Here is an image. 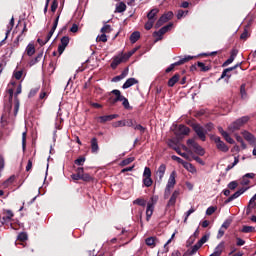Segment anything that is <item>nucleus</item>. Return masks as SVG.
<instances>
[{
  "instance_id": "f257e3e1",
  "label": "nucleus",
  "mask_w": 256,
  "mask_h": 256,
  "mask_svg": "<svg viewBox=\"0 0 256 256\" xmlns=\"http://www.w3.org/2000/svg\"><path fill=\"white\" fill-rule=\"evenodd\" d=\"M13 217H15V214L11 210H6L2 214H0V223L1 225H7V227H11V229H15V226H13Z\"/></svg>"
},
{
  "instance_id": "f03ea898",
  "label": "nucleus",
  "mask_w": 256,
  "mask_h": 256,
  "mask_svg": "<svg viewBox=\"0 0 256 256\" xmlns=\"http://www.w3.org/2000/svg\"><path fill=\"white\" fill-rule=\"evenodd\" d=\"M191 127L200 141H207V131H205V128L201 124L193 123Z\"/></svg>"
},
{
  "instance_id": "7ed1b4c3",
  "label": "nucleus",
  "mask_w": 256,
  "mask_h": 256,
  "mask_svg": "<svg viewBox=\"0 0 256 256\" xmlns=\"http://www.w3.org/2000/svg\"><path fill=\"white\" fill-rule=\"evenodd\" d=\"M187 145H189V147H192L196 155H200V157H203V155H205V149H203V147H201V145H199V143H197L195 139H188Z\"/></svg>"
},
{
  "instance_id": "20e7f679",
  "label": "nucleus",
  "mask_w": 256,
  "mask_h": 256,
  "mask_svg": "<svg viewBox=\"0 0 256 256\" xmlns=\"http://www.w3.org/2000/svg\"><path fill=\"white\" fill-rule=\"evenodd\" d=\"M192 59H195L193 56H186L185 58L180 59L179 61L171 64L166 70L165 73H171V71H175V67H179V65H185V63H189Z\"/></svg>"
},
{
  "instance_id": "39448f33",
  "label": "nucleus",
  "mask_w": 256,
  "mask_h": 256,
  "mask_svg": "<svg viewBox=\"0 0 256 256\" xmlns=\"http://www.w3.org/2000/svg\"><path fill=\"white\" fill-rule=\"evenodd\" d=\"M171 19H173V11H168L158 19V21L155 24V27H163V25H165V23H167L168 21H171Z\"/></svg>"
},
{
  "instance_id": "423d86ee",
  "label": "nucleus",
  "mask_w": 256,
  "mask_h": 256,
  "mask_svg": "<svg viewBox=\"0 0 256 256\" xmlns=\"http://www.w3.org/2000/svg\"><path fill=\"white\" fill-rule=\"evenodd\" d=\"M172 27H173V23L170 22L168 25L162 27L160 29V31L154 32L153 37H157L156 41H161L163 39V36L165 35V33L171 31Z\"/></svg>"
},
{
  "instance_id": "0eeeda50",
  "label": "nucleus",
  "mask_w": 256,
  "mask_h": 256,
  "mask_svg": "<svg viewBox=\"0 0 256 256\" xmlns=\"http://www.w3.org/2000/svg\"><path fill=\"white\" fill-rule=\"evenodd\" d=\"M143 185L145 187H151V185H153V179H151V168L149 167L144 168Z\"/></svg>"
},
{
  "instance_id": "6e6552de",
  "label": "nucleus",
  "mask_w": 256,
  "mask_h": 256,
  "mask_svg": "<svg viewBox=\"0 0 256 256\" xmlns=\"http://www.w3.org/2000/svg\"><path fill=\"white\" fill-rule=\"evenodd\" d=\"M213 140L216 143V147L219 151H222V153H227V151H229V147L221 140V137L215 136Z\"/></svg>"
},
{
  "instance_id": "1a4fd4ad",
  "label": "nucleus",
  "mask_w": 256,
  "mask_h": 256,
  "mask_svg": "<svg viewBox=\"0 0 256 256\" xmlns=\"http://www.w3.org/2000/svg\"><path fill=\"white\" fill-rule=\"evenodd\" d=\"M110 94L115 95V97L110 96L108 98V103H110V105H115L116 103H119V101H121V91L114 89L110 92Z\"/></svg>"
},
{
  "instance_id": "9d476101",
  "label": "nucleus",
  "mask_w": 256,
  "mask_h": 256,
  "mask_svg": "<svg viewBox=\"0 0 256 256\" xmlns=\"http://www.w3.org/2000/svg\"><path fill=\"white\" fill-rule=\"evenodd\" d=\"M70 38L69 36H64L60 40V44L58 45V53L59 55H63V52L65 49H67V46L69 45Z\"/></svg>"
},
{
  "instance_id": "9b49d317",
  "label": "nucleus",
  "mask_w": 256,
  "mask_h": 256,
  "mask_svg": "<svg viewBox=\"0 0 256 256\" xmlns=\"http://www.w3.org/2000/svg\"><path fill=\"white\" fill-rule=\"evenodd\" d=\"M59 17H60V14H58L57 17L55 18L53 22V26L49 31V33L47 34V36L45 37L44 42L49 43V41L53 37V33H55V30L57 29V25H59Z\"/></svg>"
},
{
  "instance_id": "f8f14e48",
  "label": "nucleus",
  "mask_w": 256,
  "mask_h": 256,
  "mask_svg": "<svg viewBox=\"0 0 256 256\" xmlns=\"http://www.w3.org/2000/svg\"><path fill=\"white\" fill-rule=\"evenodd\" d=\"M117 117H119V114H110V115L100 116L97 118V120H98V123H101L103 125L109 121H113V119H117Z\"/></svg>"
},
{
  "instance_id": "ddd939ff",
  "label": "nucleus",
  "mask_w": 256,
  "mask_h": 256,
  "mask_svg": "<svg viewBox=\"0 0 256 256\" xmlns=\"http://www.w3.org/2000/svg\"><path fill=\"white\" fill-rule=\"evenodd\" d=\"M237 67H241V63H238L233 67L224 69L221 74L220 79H225V77H227V79H231V71H235V69H237Z\"/></svg>"
},
{
  "instance_id": "4468645a",
  "label": "nucleus",
  "mask_w": 256,
  "mask_h": 256,
  "mask_svg": "<svg viewBox=\"0 0 256 256\" xmlns=\"http://www.w3.org/2000/svg\"><path fill=\"white\" fill-rule=\"evenodd\" d=\"M126 60L125 58L122 56V54L120 56H115L113 58V61L110 64V67L112 69H117V67H119V65H121V63H125Z\"/></svg>"
},
{
  "instance_id": "2eb2a0df",
  "label": "nucleus",
  "mask_w": 256,
  "mask_h": 256,
  "mask_svg": "<svg viewBox=\"0 0 256 256\" xmlns=\"http://www.w3.org/2000/svg\"><path fill=\"white\" fill-rule=\"evenodd\" d=\"M189 133H191V129L183 124H180L176 130L177 137H181V135H189Z\"/></svg>"
},
{
  "instance_id": "dca6fc26",
  "label": "nucleus",
  "mask_w": 256,
  "mask_h": 256,
  "mask_svg": "<svg viewBox=\"0 0 256 256\" xmlns=\"http://www.w3.org/2000/svg\"><path fill=\"white\" fill-rule=\"evenodd\" d=\"M243 193H245V189L241 188L240 190H237L234 194L228 197L227 200H225L224 202L225 205H227L228 203H231V201H235V199H238V197H241Z\"/></svg>"
},
{
  "instance_id": "f3484780",
  "label": "nucleus",
  "mask_w": 256,
  "mask_h": 256,
  "mask_svg": "<svg viewBox=\"0 0 256 256\" xmlns=\"http://www.w3.org/2000/svg\"><path fill=\"white\" fill-rule=\"evenodd\" d=\"M176 177H177V171L174 170L171 172L169 176L166 187H170L171 189H173V187H175V185L177 184V180H175Z\"/></svg>"
},
{
  "instance_id": "a211bd4d",
  "label": "nucleus",
  "mask_w": 256,
  "mask_h": 256,
  "mask_svg": "<svg viewBox=\"0 0 256 256\" xmlns=\"http://www.w3.org/2000/svg\"><path fill=\"white\" fill-rule=\"evenodd\" d=\"M13 27H15V18L12 17L10 19V23L9 25L7 26V30H6V36H5V39H3L1 42H0V45H3V43H5V41H7V38L9 37V34L11 33V31H13Z\"/></svg>"
},
{
  "instance_id": "6ab92c4d",
  "label": "nucleus",
  "mask_w": 256,
  "mask_h": 256,
  "mask_svg": "<svg viewBox=\"0 0 256 256\" xmlns=\"http://www.w3.org/2000/svg\"><path fill=\"white\" fill-rule=\"evenodd\" d=\"M179 194H180L179 190H175L172 193V195L167 203V207H174V205L177 203V198L179 197Z\"/></svg>"
},
{
  "instance_id": "aec40b11",
  "label": "nucleus",
  "mask_w": 256,
  "mask_h": 256,
  "mask_svg": "<svg viewBox=\"0 0 256 256\" xmlns=\"http://www.w3.org/2000/svg\"><path fill=\"white\" fill-rule=\"evenodd\" d=\"M238 53L239 51H237V49H233L231 51L230 57L223 63L222 67H227V65H231V63L235 61V57H237Z\"/></svg>"
},
{
  "instance_id": "412c9836",
  "label": "nucleus",
  "mask_w": 256,
  "mask_h": 256,
  "mask_svg": "<svg viewBox=\"0 0 256 256\" xmlns=\"http://www.w3.org/2000/svg\"><path fill=\"white\" fill-rule=\"evenodd\" d=\"M242 135L246 141H249L250 145H255V136L251 134L249 131H243Z\"/></svg>"
},
{
  "instance_id": "4be33fe9",
  "label": "nucleus",
  "mask_w": 256,
  "mask_h": 256,
  "mask_svg": "<svg viewBox=\"0 0 256 256\" xmlns=\"http://www.w3.org/2000/svg\"><path fill=\"white\" fill-rule=\"evenodd\" d=\"M137 83H139V80H137L136 78H129L122 85V89H129V87H133V85H137Z\"/></svg>"
},
{
  "instance_id": "5701e85b",
  "label": "nucleus",
  "mask_w": 256,
  "mask_h": 256,
  "mask_svg": "<svg viewBox=\"0 0 256 256\" xmlns=\"http://www.w3.org/2000/svg\"><path fill=\"white\" fill-rule=\"evenodd\" d=\"M225 249V242L222 241L219 243V245L215 248L214 253L211 254V256H221L223 253V250Z\"/></svg>"
},
{
  "instance_id": "b1692460",
  "label": "nucleus",
  "mask_w": 256,
  "mask_h": 256,
  "mask_svg": "<svg viewBox=\"0 0 256 256\" xmlns=\"http://www.w3.org/2000/svg\"><path fill=\"white\" fill-rule=\"evenodd\" d=\"M165 171H167V165L161 164L156 172L160 181H163V177H165Z\"/></svg>"
},
{
  "instance_id": "393cba45",
  "label": "nucleus",
  "mask_w": 256,
  "mask_h": 256,
  "mask_svg": "<svg viewBox=\"0 0 256 256\" xmlns=\"http://www.w3.org/2000/svg\"><path fill=\"white\" fill-rule=\"evenodd\" d=\"M159 13V8H154L152 9L151 11L148 12L147 14V19L148 21H156V17H157V14Z\"/></svg>"
},
{
  "instance_id": "a878e982",
  "label": "nucleus",
  "mask_w": 256,
  "mask_h": 256,
  "mask_svg": "<svg viewBox=\"0 0 256 256\" xmlns=\"http://www.w3.org/2000/svg\"><path fill=\"white\" fill-rule=\"evenodd\" d=\"M154 209H155V207L153 206V204H151V203L147 204V208H146V221H151V217L153 216Z\"/></svg>"
},
{
  "instance_id": "bb28decb",
  "label": "nucleus",
  "mask_w": 256,
  "mask_h": 256,
  "mask_svg": "<svg viewBox=\"0 0 256 256\" xmlns=\"http://www.w3.org/2000/svg\"><path fill=\"white\" fill-rule=\"evenodd\" d=\"M179 79H181V75L179 73H176L168 80V87H175V84L179 82Z\"/></svg>"
},
{
  "instance_id": "cd10ccee",
  "label": "nucleus",
  "mask_w": 256,
  "mask_h": 256,
  "mask_svg": "<svg viewBox=\"0 0 256 256\" xmlns=\"http://www.w3.org/2000/svg\"><path fill=\"white\" fill-rule=\"evenodd\" d=\"M83 173V167H78L76 173L71 175L73 181H81V175Z\"/></svg>"
},
{
  "instance_id": "c85d7f7f",
  "label": "nucleus",
  "mask_w": 256,
  "mask_h": 256,
  "mask_svg": "<svg viewBox=\"0 0 256 256\" xmlns=\"http://www.w3.org/2000/svg\"><path fill=\"white\" fill-rule=\"evenodd\" d=\"M241 127H243V125L241 123H239L238 120H236L232 124H230L228 129H229V131L235 132V131H239V129H241Z\"/></svg>"
},
{
  "instance_id": "c756f323",
  "label": "nucleus",
  "mask_w": 256,
  "mask_h": 256,
  "mask_svg": "<svg viewBox=\"0 0 256 256\" xmlns=\"http://www.w3.org/2000/svg\"><path fill=\"white\" fill-rule=\"evenodd\" d=\"M91 151L92 153H97V151H99V142L96 137L91 139Z\"/></svg>"
},
{
  "instance_id": "7c9ffc66",
  "label": "nucleus",
  "mask_w": 256,
  "mask_h": 256,
  "mask_svg": "<svg viewBox=\"0 0 256 256\" xmlns=\"http://www.w3.org/2000/svg\"><path fill=\"white\" fill-rule=\"evenodd\" d=\"M120 101H122L124 109H127L128 111L133 109V107H131V105L129 104V99L125 98V96H123L122 94H120Z\"/></svg>"
},
{
  "instance_id": "2f4dec72",
  "label": "nucleus",
  "mask_w": 256,
  "mask_h": 256,
  "mask_svg": "<svg viewBox=\"0 0 256 256\" xmlns=\"http://www.w3.org/2000/svg\"><path fill=\"white\" fill-rule=\"evenodd\" d=\"M42 59H43V52H40L37 54L35 58L30 60L29 62L30 67H33V65H37V63H39Z\"/></svg>"
},
{
  "instance_id": "473e14b6",
  "label": "nucleus",
  "mask_w": 256,
  "mask_h": 256,
  "mask_svg": "<svg viewBox=\"0 0 256 256\" xmlns=\"http://www.w3.org/2000/svg\"><path fill=\"white\" fill-rule=\"evenodd\" d=\"M81 181H85V183H91V181H93V176H91L89 173H85L84 168L81 174Z\"/></svg>"
},
{
  "instance_id": "72a5a7b5",
  "label": "nucleus",
  "mask_w": 256,
  "mask_h": 256,
  "mask_svg": "<svg viewBox=\"0 0 256 256\" xmlns=\"http://www.w3.org/2000/svg\"><path fill=\"white\" fill-rule=\"evenodd\" d=\"M15 179H17V176L12 175L10 176L6 181L3 182L4 189H7V187H10L12 183H15Z\"/></svg>"
},
{
  "instance_id": "f704fd0d",
  "label": "nucleus",
  "mask_w": 256,
  "mask_h": 256,
  "mask_svg": "<svg viewBox=\"0 0 256 256\" xmlns=\"http://www.w3.org/2000/svg\"><path fill=\"white\" fill-rule=\"evenodd\" d=\"M138 39H141V33L135 31L130 35V43L134 44Z\"/></svg>"
},
{
  "instance_id": "c9c22d12",
  "label": "nucleus",
  "mask_w": 256,
  "mask_h": 256,
  "mask_svg": "<svg viewBox=\"0 0 256 256\" xmlns=\"http://www.w3.org/2000/svg\"><path fill=\"white\" fill-rule=\"evenodd\" d=\"M137 49L134 48L133 50L129 51L128 53H121L122 57L124 58V61H129V59H131V57H133V55H135Z\"/></svg>"
},
{
  "instance_id": "e433bc0d",
  "label": "nucleus",
  "mask_w": 256,
  "mask_h": 256,
  "mask_svg": "<svg viewBox=\"0 0 256 256\" xmlns=\"http://www.w3.org/2000/svg\"><path fill=\"white\" fill-rule=\"evenodd\" d=\"M26 53L28 57H33V55H35V46L33 44H28L26 47Z\"/></svg>"
},
{
  "instance_id": "4c0bfd02",
  "label": "nucleus",
  "mask_w": 256,
  "mask_h": 256,
  "mask_svg": "<svg viewBox=\"0 0 256 256\" xmlns=\"http://www.w3.org/2000/svg\"><path fill=\"white\" fill-rule=\"evenodd\" d=\"M184 169H187L190 173H195L197 170L195 169V166L189 162H184L183 164Z\"/></svg>"
},
{
  "instance_id": "58836bf2",
  "label": "nucleus",
  "mask_w": 256,
  "mask_h": 256,
  "mask_svg": "<svg viewBox=\"0 0 256 256\" xmlns=\"http://www.w3.org/2000/svg\"><path fill=\"white\" fill-rule=\"evenodd\" d=\"M135 161V157H129L121 161L120 167H127V165H131Z\"/></svg>"
},
{
  "instance_id": "ea45409f",
  "label": "nucleus",
  "mask_w": 256,
  "mask_h": 256,
  "mask_svg": "<svg viewBox=\"0 0 256 256\" xmlns=\"http://www.w3.org/2000/svg\"><path fill=\"white\" fill-rule=\"evenodd\" d=\"M197 67H199L200 71H203L204 73H207V71H211V67L206 66L203 62H197Z\"/></svg>"
},
{
  "instance_id": "a19ab883",
  "label": "nucleus",
  "mask_w": 256,
  "mask_h": 256,
  "mask_svg": "<svg viewBox=\"0 0 256 256\" xmlns=\"http://www.w3.org/2000/svg\"><path fill=\"white\" fill-rule=\"evenodd\" d=\"M117 13H124V11H127V5L125 2H120L119 5L116 7Z\"/></svg>"
},
{
  "instance_id": "79ce46f5",
  "label": "nucleus",
  "mask_w": 256,
  "mask_h": 256,
  "mask_svg": "<svg viewBox=\"0 0 256 256\" xmlns=\"http://www.w3.org/2000/svg\"><path fill=\"white\" fill-rule=\"evenodd\" d=\"M133 205H139L140 207H145L147 205V201H145V199L138 198L133 201Z\"/></svg>"
},
{
  "instance_id": "37998d69",
  "label": "nucleus",
  "mask_w": 256,
  "mask_h": 256,
  "mask_svg": "<svg viewBox=\"0 0 256 256\" xmlns=\"http://www.w3.org/2000/svg\"><path fill=\"white\" fill-rule=\"evenodd\" d=\"M85 156H80L79 158H77L74 163L75 165H78L79 167H83V165H85Z\"/></svg>"
},
{
  "instance_id": "c03bdc74",
  "label": "nucleus",
  "mask_w": 256,
  "mask_h": 256,
  "mask_svg": "<svg viewBox=\"0 0 256 256\" xmlns=\"http://www.w3.org/2000/svg\"><path fill=\"white\" fill-rule=\"evenodd\" d=\"M199 249H201V246L199 245V243L197 242L192 249L189 251V255H195V253H197L199 251Z\"/></svg>"
},
{
  "instance_id": "a18cd8bd",
  "label": "nucleus",
  "mask_w": 256,
  "mask_h": 256,
  "mask_svg": "<svg viewBox=\"0 0 256 256\" xmlns=\"http://www.w3.org/2000/svg\"><path fill=\"white\" fill-rule=\"evenodd\" d=\"M250 119H251V118H250L249 116H243V117L237 119V121H238V123H240V125H242V127H243V125L249 123V120H250Z\"/></svg>"
},
{
  "instance_id": "49530a36",
  "label": "nucleus",
  "mask_w": 256,
  "mask_h": 256,
  "mask_svg": "<svg viewBox=\"0 0 256 256\" xmlns=\"http://www.w3.org/2000/svg\"><path fill=\"white\" fill-rule=\"evenodd\" d=\"M22 149L23 151L27 149V132L22 133Z\"/></svg>"
},
{
  "instance_id": "de8ad7c7",
  "label": "nucleus",
  "mask_w": 256,
  "mask_h": 256,
  "mask_svg": "<svg viewBox=\"0 0 256 256\" xmlns=\"http://www.w3.org/2000/svg\"><path fill=\"white\" fill-rule=\"evenodd\" d=\"M145 243L148 247H155V237L146 238Z\"/></svg>"
},
{
  "instance_id": "09e8293b",
  "label": "nucleus",
  "mask_w": 256,
  "mask_h": 256,
  "mask_svg": "<svg viewBox=\"0 0 256 256\" xmlns=\"http://www.w3.org/2000/svg\"><path fill=\"white\" fill-rule=\"evenodd\" d=\"M137 122L133 119L124 120L125 127H135Z\"/></svg>"
},
{
  "instance_id": "8fccbe9b",
  "label": "nucleus",
  "mask_w": 256,
  "mask_h": 256,
  "mask_svg": "<svg viewBox=\"0 0 256 256\" xmlns=\"http://www.w3.org/2000/svg\"><path fill=\"white\" fill-rule=\"evenodd\" d=\"M239 163V156L234 158V162L226 167V171H231Z\"/></svg>"
},
{
  "instance_id": "3c124183",
  "label": "nucleus",
  "mask_w": 256,
  "mask_h": 256,
  "mask_svg": "<svg viewBox=\"0 0 256 256\" xmlns=\"http://www.w3.org/2000/svg\"><path fill=\"white\" fill-rule=\"evenodd\" d=\"M153 25H155V22L153 20H148L146 23H145V29L146 31H151V29H153Z\"/></svg>"
},
{
  "instance_id": "603ef678",
  "label": "nucleus",
  "mask_w": 256,
  "mask_h": 256,
  "mask_svg": "<svg viewBox=\"0 0 256 256\" xmlns=\"http://www.w3.org/2000/svg\"><path fill=\"white\" fill-rule=\"evenodd\" d=\"M245 88H246L245 84H242L240 86V94L242 99H245L247 97V91L245 90Z\"/></svg>"
},
{
  "instance_id": "864d4df0",
  "label": "nucleus",
  "mask_w": 256,
  "mask_h": 256,
  "mask_svg": "<svg viewBox=\"0 0 256 256\" xmlns=\"http://www.w3.org/2000/svg\"><path fill=\"white\" fill-rule=\"evenodd\" d=\"M255 231V227L253 226H243L242 233H253Z\"/></svg>"
},
{
  "instance_id": "5fc2aeb1",
  "label": "nucleus",
  "mask_w": 256,
  "mask_h": 256,
  "mask_svg": "<svg viewBox=\"0 0 256 256\" xmlns=\"http://www.w3.org/2000/svg\"><path fill=\"white\" fill-rule=\"evenodd\" d=\"M17 239H18V241H21L22 243L27 241V239H28L27 233H25V232L20 233L18 235Z\"/></svg>"
},
{
  "instance_id": "6e6d98bb",
  "label": "nucleus",
  "mask_w": 256,
  "mask_h": 256,
  "mask_svg": "<svg viewBox=\"0 0 256 256\" xmlns=\"http://www.w3.org/2000/svg\"><path fill=\"white\" fill-rule=\"evenodd\" d=\"M111 31H113V29H111V25H109V24H105L101 28V33H111Z\"/></svg>"
},
{
  "instance_id": "4d7b16f0",
  "label": "nucleus",
  "mask_w": 256,
  "mask_h": 256,
  "mask_svg": "<svg viewBox=\"0 0 256 256\" xmlns=\"http://www.w3.org/2000/svg\"><path fill=\"white\" fill-rule=\"evenodd\" d=\"M236 187H239L237 181H232L228 184V189H230V191H235Z\"/></svg>"
},
{
  "instance_id": "13d9d810",
  "label": "nucleus",
  "mask_w": 256,
  "mask_h": 256,
  "mask_svg": "<svg viewBox=\"0 0 256 256\" xmlns=\"http://www.w3.org/2000/svg\"><path fill=\"white\" fill-rule=\"evenodd\" d=\"M134 129L136 131H140L141 135H143V133L147 131V128L143 127L141 124H137L136 126H134Z\"/></svg>"
},
{
  "instance_id": "bf43d9fd",
  "label": "nucleus",
  "mask_w": 256,
  "mask_h": 256,
  "mask_svg": "<svg viewBox=\"0 0 256 256\" xmlns=\"http://www.w3.org/2000/svg\"><path fill=\"white\" fill-rule=\"evenodd\" d=\"M39 93V88H32L28 94V97L31 99V97H35Z\"/></svg>"
},
{
  "instance_id": "052dcab7",
  "label": "nucleus",
  "mask_w": 256,
  "mask_h": 256,
  "mask_svg": "<svg viewBox=\"0 0 256 256\" xmlns=\"http://www.w3.org/2000/svg\"><path fill=\"white\" fill-rule=\"evenodd\" d=\"M57 7H59V1L53 0L51 4L52 13H55V11H57Z\"/></svg>"
},
{
  "instance_id": "680f3d73",
  "label": "nucleus",
  "mask_w": 256,
  "mask_h": 256,
  "mask_svg": "<svg viewBox=\"0 0 256 256\" xmlns=\"http://www.w3.org/2000/svg\"><path fill=\"white\" fill-rule=\"evenodd\" d=\"M240 39L243 41H247V39H249V31L247 29H244L243 33L240 35Z\"/></svg>"
},
{
  "instance_id": "e2e57ef3",
  "label": "nucleus",
  "mask_w": 256,
  "mask_h": 256,
  "mask_svg": "<svg viewBox=\"0 0 256 256\" xmlns=\"http://www.w3.org/2000/svg\"><path fill=\"white\" fill-rule=\"evenodd\" d=\"M217 211V207L210 206L206 210V215H213Z\"/></svg>"
},
{
  "instance_id": "0e129e2a",
  "label": "nucleus",
  "mask_w": 256,
  "mask_h": 256,
  "mask_svg": "<svg viewBox=\"0 0 256 256\" xmlns=\"http://www.w3.org/2000/svg\"><path fill=\"white\" fill-rule=\"evenodd\" d=\"M188 13L189 11L178 10L177 19H183V17H185V15H187Z\"/></svg>"
},
{
  "instance_id": "69168bd1",
  "label": "nucleus",
  "mask_w": 256,
  "mask_h": 256,
  "mask_svg": "<svg viewBox=\"0 0 256 256\" xmlns=\"http://www.w3.org/2000/svg\"><path fill=\"white\" fill-rule=\"evenodd\" d=\"M19 113V98H15L14 102V115H17Z\"/></svg>"
},
{
  "instance_id": "338daca9",
  "label": "nucleus",
  "mask_w": 256,
  "mask_h": 256,
  "mask_svg": "<svg viewBox=\"0 0 256 256\" xmlns=\"http://www.w3.org/2000/svg\"><path fill=\"white\" fill-rule=\"evenodd\" d=\"M14 77L17 81H19L23 77V70L14 72Z\"/></svg>"
},
{
  "instance_id": "774afa93",
  "label": "nucleus",
  "mask_w": 256,
  "mask_h": 256,
  "mask_svg": "<svg viewBox=\"0 0 256 256\" xmlns=\"http://www.w3.org/2000/svg\"><path fill=\"white\" fill-rule=\"evenodd\" d=\"M113 127H125V120H119L113 124Z\"/></svg>"
}]
</instances>
